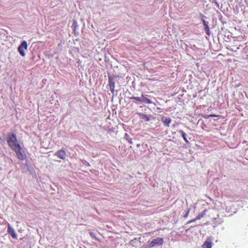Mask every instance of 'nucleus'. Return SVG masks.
Instances as JSON below:
<instances>
[{"label": "nucleus", "instance_id": "obj_1", "mask_svg": "<svg viewBox=\"0 0 248 248\" xmlns=\"http://www.w3.org/2000/svg\"><path fill=\"white\" fill-rule=\"evenodd\" d=\"M7 142L9 147L12 149L17 145H19L16 135L14 133H9L7 134Z\"/></svg>", "mask_w": 248, "mask_h": 248}, {"label": "nucleus", "instance_id": "obj_2", "mask_svg": "<svg viewBox=\"0 0 248 248\" xmlns=\"http://www.w3.org/2000/svg\"><path fill=\"white\" fill-rule=\"evenodd\" d=\"M12 150L15 151L16 155L17 158L19 160L23 161L26 158V155L20 144L17 145V146L12 149Z\"/></svg>", "mask_w": 248, "mask_h": 248}, {"label": "nucleus", "instance_id": "obj_3", "mask_svg": "<svg viewBox=\"0 0 248 248\" xmlns=\"http://www.w3.org/2000/svg\"><path fill=\"white\" fill-rule=\"evenodd\" d=\"M130 98L131 99H134L136 100L137 101L139 102V103H147V104H153L154 106H155V104L152 102V101L147 98L146 97H144L143 94L141 95V96L140 97H135L134 96H132V97H130Z\"/></svg>", "mask_w": 248, "mask_h": 248}, {"label": "nucleus", "instance_id": "obj_4", "mask_svg": "<svg viewBox=\"0 0 248 248\" xmlns=\"http://www.w3.org/2000/svg\"><path fill=\"white\" fill-rule=\"evenodd\" d=\"M164 242V240L161 237H157L155 239H153L152 241L149 242V248H153L155 246H160L162 245Z\"/></svg>", "mask_w": 248, "mask_h": 248}, {"label": "nucleus", "instance_id": "obj_5", "mask_svg": "<svg viewBox=\"0 0 248 248\" xmlns=\"http://www.w3.org/2000/svg\"><path fill=\"white\" fill-rule=\"evenodd\" d=\"M27 48L28 45L27 42L26 41H23L17 48L18 51L22 56L24 57L25 56L24 49L27 50Z\"/></svg>", "mask_w": 248, "mask_h": 248}, {"label": "nucleus", "instance_id": "obj_6", "mask_svg": "<svg viewBox=\"0 0 248 248\" xmlns=\"http://www.w3.org/2000/svg\"><path fill=\"white\" fill-rule=\"evenodd\" d=\"M59 158L64 160L66 158V153L64 150H60L57 151L55 154Z\"/></svg>", "mask_w": 248, "mask_h": 248}, {"label": "nucleus", "instance_id": "obj_7", "mask_svg": "<svg viewBox=\"0 0 248 248\" xmlns=\"http://www.w3.org/2000/svg\"><path fill=\"white\" fill-rule=\"evenodd\" d=\"M108 78L109 88H115L116 77L114 76H108Z\"/></svg>", "mask_w": 248, "mask_h": 248}, {"label": "nucleus", "instance_id": "obj_8", "mask_svg": "<svg viewBox=\"0 0 248 248\" xmlns=\"http://www.w3.org/2000/svg\"><path fill=\"white\" fill-rule=\"evenodd\" d=\"M161 121L166 126L169 127L170 123L171 122V119L170 118L163 117L161 118Z\"/></svg>", "mask_w": 248, "mask_h": 248}, {"label": "nucleus", "instance_id": "obj_9", "mask_svg": "<svg viewBox=\"0 0 248 248\" xmlns=\"http://www.w3.org/2000/svg\"><path fill=\"white\" fill-rule=\"evenodd\" d=\"M7 232L13 238H16V234L14 229L10 226V224H8Z\"/></svg>", "mask_w": 248, "mask_h": 248}, {"label": "nucleus", "instance_id": "obj_10", "mask_svg": "<svg viewBox=\"0 0 248 248\" xmlns=\"http://www.w3.org/2000/svg\"><path fill=\"white\" fill-rule=\"evenodd\" d=\"M202 21L204 26V30H205L206 34L208 35L210 34L209 27L208 26V22H206L204 19H202Z\"/></svg>", "mask_w": 248, "mask_h": 248}, {"label": "nucleus", "instance_id": "obj_11", "mask_svg": "<svg viewBox=\"0 0 248 248\" xmlns=\"http://www.w3.org/2000/svg\"><path fill=\"white\" fill-rule=\"evenodd\" d=\"M212 243L211 240H209L208 238L207 239V240L205 241L202 246V248H212Z\"/></svg>", "mask_w": 248, "mask_h": 248}, {"label": "nucleus", "instance_id": "obj_12", "mask_svg": "<svg viewBox=\"0 0 248 248\" xmlns=\"http://www.w3.org/2000/svg\"><path fill=\"white\" fill-rule=\"evenodd\" d=\"M207 212L206 209H204L202 212L200 213L195 218L197 220L201 219L206 214Z\"/></svg>", "mask_w": 248, "mask_h": 248}, {"label": "nucleus", "instance_id": "obj_13", "mask_svg": "<svg viewBox=\"0 0 248 248\" xmlns=\"http://www.w3.org/2000/svg\"><path fill=\"white\" fill-rule=\"evenodd\" d=\"M179 133L181 134L183 139L186 143H189V141H188L187 139L186 138V134L184 132V131L182 130H179L178 131Z\"/></svg>", "mask_w": 248, "mask_h": 248}, {"label": "nucleus", "instance_id": "obj_14", "mask_svg": "<svg viewBox=\"0 0 248 248\" xmlns=\"http://www.w3.org/2000/svg\"><path fill=\"white\" fill-rule=\"evenodd\" d=\"M139 115L141 119L144 120L145 121L148 122L150 120L149 117L144 114L139 113Z\"/></svg>", "mask_w": 248, "mask_h": 248}, {"label": "nucleus", "instance_id": "obj_15", "mask_svg": "<svg viewBox=\"0 0 248 248\" xmlns=\"http://www.w3.org/2000/svg\"><path fill=\"white\" fill-rule=\"evenodd\" d=\"M211 1H212V2L215 4V5L217 6V8H219V4L217 2V0H211Z\"/></svg>", "mask_w": 248, "mask_h": 248}, {"label": "nucleus", "instance_id": "obj_16", "mask_svg": "<svg viewBox=\"0 0 248 248\" xmlns=\"http://www.w3.org/2000/svg\"><path fill=\"white\" fill-rule=\"evenodd\" d=\"M77 22L75 20H74L73 23V26L74 27V30H75L76 28L77 27Z\"/></svg>", "mask_w": 248, "mask_h": 248}, {"label": "nucleus", "instance_id": "obj_17", "mask_svg": "<svg viewBox=\"0 0 248 248\" xmlns=\"http://www.w3.org/2000/svg\"><path fill=\"white\" fill-rule=\"evenodd\" d=\"M197 219H196V218H193L192 219H191L190 220H189L187 222V224H189V223H191L192 222H195V221H196Z\"/></svg>", "mask_w": 248, "mask_h": 248}, {"label": "nucleus", "instance_id": "obj_18", "mask_svg": "<svg viewBox=\"0 0 248 248\" xmlns=\"http://www.w3.org/2000/svg\"><path fill=\"white\" fill-rule=\"evenodd\" d=\"M189 211H190V209H189L188 210V211L187 212V213L184 216V218H186L188 216Z\"/></svg>", "mask_w": 248, "mask_h": 248}, {"label": "nucleus", "instance_id": "obj_19", "mask_svg": "<svg viewBox=\"0 0 248 248\" xmlns=\"http://www.w3.org/2000/svg\"><path fill=\"white\" fill-rule=\"evenodd\" d=\"M218 115H215V114H210L207 116V118H208L210 117H218Z\"/></svg>", "mask_w": 248, "mask_h": 248}, {"label": "nucleus", "instance_id": "obj_20", "mask_svg": "<svg viewBox=\"0 0 248 248\" xmlns=\"http://www.w3.org/2000/svg\"><path fill=\"white\" fill-rule=\"evenodd\" d=\"M90 234L92 238H95V237L93 232H90Z\"/></svg>", "mask_w": 248, "mask_h": 248}, {"label": "nucleus", "instance_id": "obj_21", "mask_svg": "<svg viewBox=\"0 0 248 248\" xmlns=\"http://www.w3.org/2000/svg\"><path fill=\"white\" fill-rule=\"evenodd\" d=\"M114 88H109V89H110V91H111V93H112V94H114Z\"/></svg>", "mask_w": 248, "mask_h": 248}, {"label": "nucleus", "instance_id": "obj_22", "mask_svg": "<svg viewBox=\"0 0 248 248\" xmlns=\"http://www.w3.org/2000/svg\"><path fill=\"white\" fill-rule=\"evenodd\" d=\"M202 90H201V91H200L199 92V93H202Z\"/></svg>", "mask_w": 248, "mask_h": 248}, {"label": "nucleus", "instance_id": "obj_23", "mask_svg": "<svg viewBox=\"0 0 248 248\" xmlns=\"http://www.w3.org/2000/svg\"><path fill=\"white\" fill-rule=\"evenodd\" d=\"M151 107H153L154 108H155V107L153 106H151Z\"/></svg>", "mask_w": 248, "mask_h": 248}, {"label": "nucleus", "instance_id": "obj_24", "mask_svg": "<svg viewBox=\"0 0 248 248\" xmlns=\"http://www.w3.org/2000/svg\"><path fill=\"white\" fill-rule=\"evenodd\" d=\"M247 27H248V25H247Z\"/></svg>", "mask_w": 248, "mask_h": 248}]
</instances>
